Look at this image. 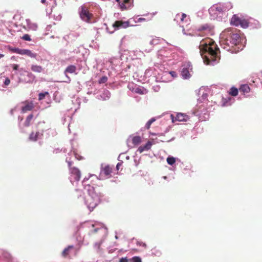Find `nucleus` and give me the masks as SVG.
<instances>
[{"label": "nucleus", "mask_w": 262, "mask_h": 262, "mask_svg": "<svg viewBox=\"0 0 262 262\" xmlns=\"http://www.w3.org/2000/svg\"><path fill=\"white\" fill-rule=\"evenodd\" d=\"M121 166V163H118L117 164V166H116V168L118 170L119 169V168H120V166Z\"/></svg>", "instance_id": "nucleus-44"}, {"label": "nucleus", "mask_w": 262, "mask_h": 262, "mask_svg": "<svg viewBox=\"0 0 262 262\" xmlns=\"http://www.w3.org/2000/svg\"><path fill=\"white\" fill-rule=\"evenodd\" d=\"M97 231V229H95L94 230V232H96Z\"/></svg>", "instance_id": "nucleus-50"}, {"label": "nucleus", "mask_w": 262, "mask_h": 262, "mask_svg": "<svg viewBox=\"0 0 262 262\" xmlns=\"http://www.w3.org/2000/svg\"><path fill=\"white\" fill-rule=\"evenodd\" d=\"M28 79L26 81V82L32 83L35 79V76L31 72H27Z\"/></svg>", "instance_id": "nucleus-23"}, {"label": "nucleus", "mask_w": 262, "mask_h": 262, "mask_svg": "<svg viewBox=\"0 0 262 262\" xmlns=\"http://www.w3.org/2000/svg\"><path fill=\"white\" fill-rule=\"evenodd\" d=\"M80 8V16L81 18L87 23L90 22V19L93 16L92 14L89 12L88 8L85 6H82Z\"/></svg>", "instance_id": "nucleus-5"}, {"label": "nucleus", "mask_w": 262, "mask_h": 262, "mask_svg": "<svg viewBox=\"0 0 262 262\" xmlns=\"http://www.w3.org/2000/svg\"><path fill=\"white\" fill-rule=\"evenodd\" d=\"M169 73L172 77L176 78L177 77V74L175 71H170Z\"/></svg>", "instance_id": "nucleus-35"}, {"label": "nucleus", "mask_w": 262, "mask_h": 262, "mask_svg": "<svg viewBox=\"0 0 262 262\" xmlns=\"http://www.w3.org/2000/svg\"><path fill=\"white\" fill-rule=\"evenodd\" d=\"M171 117L173 122H174L176 121H186L188 118L187 115L182 113H178L174 119L172 115H171Z\"/></svg>", "instance_id": "nucleus-10"}, {"label": "nucleus", "mask_w": 262, "mask_h": 262, "mask_svg": "<svg viewBox=\"0 0 262 262\" xmlns=\"http://www.w3.org/2000/svg\"><path fill=\"white\" fill-rule=\"evenodd\" d=\"M231 42L230 39L227 37L225 39H223L220 41V45L223 49L226 51H229L231 53H236L238 51V50L236 49V47L233 45H231Z\"/></svg>", "instance_id": "nucleus-4"}, {"label": "nucleus", "mask_w": 262, "mask_h": 262, "mask_svg": "<svg viewBox=\"0 0 262 262\" xmlns=\"http://www.w3.org/2000/svg\"><path fill=\"white\" fill-rule=\"evenodd\" d=\"M156 121L154 118L150 119L146 124L145 127L147 129H149L150 127L151 124Z\"/></svg>", "instance_id": "nucleus-30"}, {"label": "nucleus", "mask_w": 262, "mask_h": 262, "mask_svg": "<svg viewBox=\"0 0 262 262\" xmlns=\"http://www.w3.org/2000/svg\"><path fill=\"white\" fill-rule=\"evenodd\" d=\"M239 90L244 93H248L250 92V88L248 84H243L240 86Z\"/></svg>", "instance_id": "nucleus-21"}, {"label": "nucleus", "mask_w": 262, "mask_h": 262, "mask_svg": "<svg viewBox=\"0 0 262 262\" xmlns=\"http://www.w3.org/2000/svg\"><path fill=\"white\" fill-rule=\"evenodd\" d=\"M107 77L106 76H103L99 80V83H104L107 81Z\"/></svg>", "instance_id": "nucleus-31"}, {"label": "nucleus", "mask_w": 262, "mask_h": 262, "mask_svg": "<svg viewBox=\"0 0 262 262\" xmlns=\"http://www.w3.org/2000/svg\"><path fill=\"white\" fill-rule=\"evenodd\" d=\"M216 9L219 11H223L224 10H225L224 8H221V7H216Z\"/></svg>", "instance_id": "nucleus-40"}, {"label": "nucleus", "mask_w": 262, "mask_h": 262, "mask_svg": "<svg viewBox=\"0 0 262 262\" xmlns=\"http://www.w3.org/2000/svg\"><path fill=\"white\" fill-rule=\"evenodd\" d=\"M46 2V0H41V2L43 4H45Z\"/></svg>", "instance_id": "nucleus-48"}, {"label": "nucleus", "mask_w": 262, "mask_h": 262, "mask_svg": "<svg viewBox=\"0 0 262 262\" xmlns=\"http://www.w3.org/2000/svg\"><path fill=\"white\" fill-rule=\"evenodd\" d=\"M112 172V168L109 165L105 166L101 170L100 174L102 176H104L108 178L111 176Z\"/></svg>", "instance_id": "nucleus-9"}, {"label": "nucleus", "mask_w": 262, "mask_h": 262, "mask_svg": "<svg viewBox=\"0 0 262 262\" xmlns=\"http://www.w3.org/2000/svg\"><path fill=\"white\" fill-rule=\"evenodd\" d=\"M10 82V80L9 79H6L5 81V84L6 85H8Z\"/></svg>", "instance_id": "nucleus-41"}, {"label": "nucleus", "mask_w": 262, "mask_h": 262, "mask_svg": "<svg viewBox=\"0 0 262 262\" xmlns=\"http://www.w3.org/2000/svg\"><path fill=\"white\" fill-rule=\"evenodd\" d=\"M212 29V27L210 25L206 24L199 27L197 29V31L199 32L204 31L205 33H209L210 32H211Z\"/></svg>", "instance_id": "nucleus-14"}, {"label": "nucleus", "mask_w": 262, "mask_h": 262, "mask_svg": "<svg viewBox=\"0 0 262 262\" xmlns=\"http://www.w3.org/2000/svg\"><path fill=\"white\" fill-rule=\"evenodd\" d=\"M186 17V14H185V13H182V14L181 15V21H184V18H185Z\"/></svg>", "instance_id": "nucleus-39"}, {"label": "nucleus", "mask_w": 262, "mask_h": 262, "mask_svg": "<svg viewBox=\"0 0 262 262\" xmlns=\"http://www.w3.org/2000/svg\"><path fill=\"white\" fill-rule=\"evenodd\" d=\"M129 139H132V143L134 146L139 145L142 142V138L139 136H131Z\"/></svg>", "instance_id": "nucleus-15"}, {"label": "nucleus", "mask_w": 262, "mask_h": 262, "mask_svg": "<svg viewBox=\"0 0 262 262\" xmlns=\"http://www.w3.org/2000/svg\"><path fill=\"white\" fill-rule=\"evenodd\" d=\"M241 19L242 18L239 17L236 15H233L231 19V24L235 26H239Z\"/></svg>", "instance_id": "nucleus-16"}, {"label": "nucleus", "mask_w": 262, "mask_h": 262, "mask_svg": "<svg viewBox=\"0 0 262 262\" xmlns=\"http://www.w3.org/2000/svg\"><path fill=\"white\" fill-rule=\"evenodd\" d=\"M102 195L95 191H90L89 194L85 198V203L90 211L100 203Z\"/></svg>", "instance_id": "nucleus-2"}, {"label": "nucleus", "mask_w": 262, "mask_h": 262, "mask_svg": "<svg viewBox=\"0 0 262 262\" xmlns=\"http://www.w3.org/2000/svg\"><path fill=\"white\" fill-rule=\"evenodd\" d=\"M76 70V67L74 65L69 66L64 71V74L66 75L67 73H74Z\"/></svg>", "instance_id": "nucleus-18"}, {"label": "nucleus", "mask_w": 262, "mask_h": 262, "mask_svg": "<svg viewBox=\"0 0 262 262\" xmlns=\"http://www.w3.org/2000/svg\"><path fill=\"white\" fill-rule=\"evenodd\" d=\"M132 4V0H123L122 3H119L120 8L123 10H126L129 8Z\"/></svg>", "instance_id": "nucleus-12"}, {"label": "nucleus", "mask_w": 262, "mask_h": 262, "mask_svg": "<svg viewBox=\"0 0 262 262\" xmlns=\"http://www.w3.org/2000/svg\"><path fill=\"white\" fill-rule=\"evenodd\" d=\"M16 50H20V49H18V48H14V49H12V51H13V52L14 53H17V52H16Z\"/></svg>", "instance_id": "nucleus-45"}, {"label": "nucleus", "mask_w": 262, "mask_h": 262, "mask_svg": "<svg viewBox=\"0 0 262 262\" xmlns=\"http://www.w3.org/2000/svg\"><path fill=\"white\" fill-rule=\"evenodd\" d=\"M119 262H128V259L126 257H122L120 259Z\"/></svg>", "instance_id": "nucleus-37"}, {"label": "nucleus", "mask_w": 262, "mask_h": 262, "mask_svg": "<svg viewBox=\"0 0 262 262\" xmlns=\"http://www.w3.org/2000/svg\"><path fill=\"white\" fill-rule=\"evenodd\" d=\"M4 57V55L2 54H0V59L2 57Z\"/></svg>", "instance_id": "nucleus-49"}, {"label": "nucleus", "mask_w": 262, "mask_h": 262, "mask_svg": "<svg viewBox=\"0 0 262 262\" xmlns=\"http://www.w3.org/2000/svg\"><path fill=\"white\" fill-rule=\"evenodd\" d=\"M135 92L138 94H143L142 90L141 89H140L139 88H137L136 89Z\"/></svg>", "instance_id": "nucleus-36"}, {"label": "nucleus", "mask_w": 262, "mask_h": 262, "mask_svg": "<svg viewBox=\"0 0 262 262\" xmlns=\"http://www.w3.org/2000/svg\"><path fill=\"white\" fill-rule=\"evenodd\" d=\"M102 242L96 243L94 245V247L98 250H99L101 245Z\"/></svg>", "instance_id": "nucleus-34"}, {"label": "nucleus", "mask_w": 262, "mask_h": 262, "mask_svg": "<svg viewBox=\"0 0 262 262\" xmlns=\"http://www.w3.org/2000/svg\"><path fill=\"white\" fill-rule=\"evenodd\" d=\"M180 16V14H177L176 15V18H178V17H179Z\"/></svg>", "instance_id": "nucleus-47"}, {"label": "nucleus", "mask_w": 262, "mask_h": 262, "mask_svg": "<svg viewBox=\"0 0 262 262\" xmlns=\"http://www.w3.org/2000/svg\"><path fill=\"white\" fill-rule=\"evenodd\" d=\"M73 248V246H69L67 248H65L62 253L63 256L66 257L69 254L70 250Z\"/></svg>", "instance_id": "nucleus-25"}, {"label": "nucleus", "mask_w": 262, "mask_h": 262, "mask_svg": "<svg viewBox=\"0 0 262 262\" xmlns=\"http://www.w3.org/2000/svg\"><path fill=\"white\" fill-rule=\"evenodd\" d=\"M230 94L233 96H236L238 95V90L237 89L232 87L230 89Z\"/></svg>", "instance_id": "nucleus-27"}, {"label": "nucleus", "mask_w": 262, "mask_h": 262, "mask_svg": "<svg viewBox=\"0 0 262 262\" xmlns=\"http://www.w3.org/2000/svg\"><path fill=\"white\" fill-rule=\"evenodd\" d=\"M27 26L29 29L36 30L37 28V25L34 23L31 22L29 19L27 20Z\"/></svg>", "instance_id": "nucleus-19"}, {"label": "nucleus", "mask_w": 262, "mask_h": 262, "mask_svg": "<svg viewBox=\"0 0 262 262\" xmlns=\"http://www.w3.org/2000/svg\"><path fill=\"white\" fill-rule=\"evenodd\" d=\"M33 115L32 114H30L27 116L24 123V125L26 127H28L30 125V123L33 119Z\"/></svg>", "instance_id": "nucleus-24"}, {"label": "nucleus", "mask_w": 262, "mask_h": 262, "mask_svg": "<svg viewBox=\"0 0 262 262\" xmlns=\"http://www.w3.org/2000/svg\"><path fill=\"white\" fill-rule=\"evenodd\" d=\"M39 135V132H36V133L32 132L31 133V134L29 136V139L32 141H36L37 140Z\"/></svg>", "instance_id": "nucleus-22"}, {"label": "nucleus", "mask_w": 262, "mask_h": 262, "mask_svg": "<svg viewBox=\"0 0 262 262\" xmlns=\"http://www.w3.org/2000/svg\"><path fill=\"white\" fill-rule=\"evenodd\" d=\"M157 40V39H152L151 41V44H154L156 41Z\"/></svg>", "instance_id": "nucleus-46"}, {"label": "nucleus", "mask_w": 262, "mask_h": 262, "mask_svg": "<svg viewBox=\"0 0 262 262\" xmlns=\"http://www.w3.org/2000/svg\"><path fill=\"white\" fill-rule=\"evenodd\" d=\"M223 35H226L230 39L232 42L231 45H233L236 47L241 41L240 35L236 30H233L231 28H227L223 32Z\"/></svg>", "instance_id": "nucleus-3"}, {"label": "nucleus", "mask_w": 262, "mask_h": 262, "mask_svg": "<svg viewBox=\"0 0 262 262\" xmlns=\"http://www.w3.org/2000/svg\"><path fill=\"white\" fill-rule=\"evenodd\" d=\"M200 53L206 64H211L220 59V50L215 42L210 38L200 41L199 46Z\"/></svg>", "instance_id": "nucleus-1"}, {"label": "nucleus", "mask_w": 262, "mask_h": 262, "mask_svg": "<svg viewBox=\"0 0 262 262\" xmlns=\"http://www.w3.org/2000/svg\"><path fill=\"white\" fill-rule=\"evenodd\" d=\"M191 67L189 63L185 64L183 66L181 71V75L184 79H187L190 77V71L192 70Z\"/></svg>", "instance_id": "nucleus-6"}, {"label": "nucleus", "mask_w": 262, "mask_h": 262, "mask_svg": "<svg viewBox=\"0 0 262 262\" xmlns=\"http://www.w3.org/2000/svg\"><path fill=\"white\" fill-rule=\"evenodd\" d=\"M33 107L34 105L32 102H27L25 105L22 107V112L26 113L28 111H30L33 109Z\"/></svg>", "instance_id": "nucleus-17"}, {"label": "nucleus", "mask_w": 262, "mask_h": 262, "mask_svg": "<svg viewBox=\"0 0 262 262\" xmlns=\"http://www.w3.org/2000/svg\"><path fill=\"white\" fill-rule=\"evenodd\" d=\"M152 145V143L151 141H148L145 145L140 146L138 148V151L140 153H142L144 151L148 150L151 148Z\"/></svg>", "instance_id": "nucleus-13"}, {"label": "nucleus", "mask_w": 262, "mask_h": 262, "mask_svg": "<svg viewBox=\"0 0 262 262\" xmlns=\"http://www.w3.org/2000/svg\"><path fill=\"white\" fill-rule=\"evenodd\" d=\"M116 1L117 2L120 3V2H119L120 0H116Z\"/></svg>", "instance_id": "nucleus-52"}, {"label": "nucleus", "mask_w": 262, "mask_h": 262, "mask_svg": "<svg viewBox=\"0 0 262 262\" xmlns=\"http://www.w3.org/2000/svg\"><path fill=\"white\" fill-rule=\"evenodd\" d=\"M71 177H73V179L76 181H79L81 178V172L79 169L75 167H72L70 169Z\"/></svg>", "instance_id": "nucleus-8"}, {"label": "nucleus", "mask_w": 262, "mask_h": 262, "mask_svg": "<svg viewBox=\"0 0 262 262\" xmlns=\"http://www.w3.org/2000/svg\"><path fill=\"white\" fill-rule=\"evenodd\" d=\"M47 95H49V94L48 92L39 93L38 94V100H43L45 98V97Z\"/></svg>", "instance_id": "nucleus-29"}, {"label": "nucleus", "mask_w": 262, "mask_h": 262, "mask_svg": "<svg viewBox=\"0 0 262 262\" xmlns=\"http://www.w3.org/2000/svg\"><path fill=\"white\" fill-rule=\"evenodd\" d=\"M239 26H241L243 28H247L249 26V23L246 19L242 18L239 24Z\"/></svg>", "instance_id": "nucleus-26"}, {"label": "nucleus", "mask_w": 262, "mask_h": 262, "mask_svg": "<svg viewBox=\"0 0 262 262\" xmlns=\"http://www.w3.org/2000/svg\"><path fill=\"white\" fill-rule=\"evenodd\" d=\"M129 26L128 21L116 20L113 24V27L115 30H118L120 28H126Z\"/></svg>", "instance_id": "nucleus-7"}, {"label": "nucleus", "mask_w": 262, "mask_h": 262, "mask_svg": "<svg viewBox=\"0 0 262 262\" xmlns=\"http://www.w3.org/2000/svg\"><path fill=\"white\" fill-rule=\"evenodd\" d=\"M132 262H142L141 259L138 256H134L132 258Z\"/></svg>", "instance_id": "nucleus-32"}, {"label": "nucleus", "mask_w": 262, "mask_h": 262, "mask_svg": "<svg viewBox=\"0 0 262 262\" xmlns=\"http://www.w3.org/2000/svg\"><path fill=\"white\" fill-rule=\"evenodd\" d=\"M31 69L33 72L36 73H41L43 70L41 66L34 64L31 66Z\"/></svg>", "instance_id": "nucleus-20"}, {"label": "nucleus", "mask_w": 262, "mask_h": 262, "mask_svg": "<svg viewBox=\"0 0 262 262\" xmlns=\"http://www.w3.org/2000/svg\"><path fill=\"white\" fill-rule=\"evenodd\" d=\"M12 67L13 69L14 70H17L18 69V65L16 64H12Z\"/></svg>", "instance_id": "nucleus-38"}, {"label": "nucleus", "mask_w": 262, "mask_h": 262, "mask_svg": "<svg viewBox=\"0 0 262 262\" xmlns=\"http://www.w3.org/2000/svg\"><path fill=\"white\" fill-rule=\"evenodd\" d=\"M17 54L20 55H26L31 58H36V54L31 52V51L28 49H20L16 50Z\"/></svg>", "instance_id": "nucleus-11"}, {"label": "nucleus", "mask_w": 262, "mask_h": 262, "mask_svg": "<svg viewBox=\"0 0 262 262\" xmlns=\"http://www.w3.org/2000/svg\"><path fill=\"white\" fill-rule=\"evenodd\" d=\"M145 19L144 18L140 17V18H138V22H141V21H145Z\"/></svg>", "instance_id": "nucleus-43"}, {"label": "nucleus", "mask_w": 262, "mask_h": 262, "mask_svg": "<svg viewBox=\"0 0 262 262\" xmlns=\"http://www.w3.org/2000/svg\"><path fill=\"white\" fill-rule=\"evenodd\" d=\"M143 246L145 247H146V244H143Z\"/></svg>", "instance_id": "nucleus-51"}, {"label": "nucleus", "mask_w": 262, "mask_h": 262, "mask_svg": "<svg viewBox=\"0 0 262 262\" xmlns=\"http://www.w3.org/2000/svg\"><path fill=\"white\" fill-rule=\"evenodd\" d=\"M22 39L26 41H31V39L30 36L28 34H25L23 37Z\"/></svg>", "instance_id": "nucleus-33"}, {"label": "nucleus", "mask_w": 262, "mask_h": 262, "mask_svg": "<svg viewBox=\"0 0 262 262\" xmlns=\"http://www.w3.org/2000/svg\"><path fill=\"white\" fill-rule=\"evenodd\" d=\"M68 166L69 167V169L72 168V162H71V161H68Z\"/></svg>", "instance_id": "nucleus-42"}, {"label": "nucleus", "mask_w": 262, "mask_h": 262, "mask_svg": "<svg viewBox=\"0 0 262 262\" xmlns=\"http://www.w3.org/2000/svg\"><path fill=\"white\" fill-rule=\"evenodd\" d=\"M167 162L168 164L172 165L176 162V159L172 157H169L167 158Z\"/></svg>", "instance_id": "nucleus-28"}]
</instances>
